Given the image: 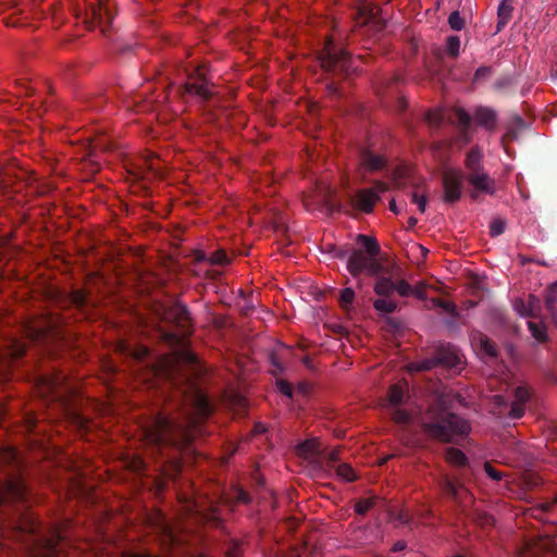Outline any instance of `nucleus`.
I'll use <instances>...</instances> for the list:
<instances>
[{
  "label": "nucleus",
  "mask_w": 557,
  "mask_h": 557,
  "mask_svg": "<svg viewBox=\"0 0 557 557\" xmlns=\"http://www.w3.org/2000/svg\"><path fill=\"white\" fill-rule=\"evenodd\" d=\"M473 119L479 125L487 129L494 128L496 124V113L494 110L485 107L476 108L473 113Z\"/></svg>",
  "instance_id": "2eb2a0df"
},
{
  "label": "nucleus",
  "mask_w": 557,
  "mask_h": 557,
  "mask_svg": "<svg viewBox=\"0 0 557 557\" xmlns=\"http://www.w3.org/2000/svg\"><path fill=\"white\" fill-rule=\"evenodd\" d=\"M530 398V392L525 386L517 387L515 392V400L511 404L509 417L519 419L524 414L525 404Z\"/></svg>",
  "instance_id": "ddd939ff"
},
{
  "label": "nucleus",
  "mask_w": 557,
  "mask_h": 557,
  "mask_svg": "<svg viewBox=\"0 0 557 557\" xmlns=\"http://www.w3.org/2000/svg\"><path fill=\"white\" fill-rule=\"evenodd\" d=\"M505 231V222L500 219H496L494 221H492L491 225H490V234L495 237V236H499L500 234H503Z\"/></svg>",
  "instance_id": "72a5a7b5"
},
{
  "label": "nucleus",
  "mask_w": 557,
  "mask_h": 557,
  "mask_svg": "<svg viewBox=\"0 0 557 557\" xmlns=\"http://www.w3.org/2000/svg\"><path fill=\"white\" fill-rule=\"evenodd\" d=\"M460 40L457 36H449L446 41V49L453 55L457 57L459 54Z\"/></svg>",
  "instance_id": "7c9ffc66"
},
{
  "label": "nucleus",
  "mask_w": 557,
  "mask_h": 557,
  "mask_svg": "<svg viewBox=\"0 0 557 557\" xmlns=\"http://www.w3.org/2000/svg\"><path fill=\"white\" fill-rule=\"evenodd\" d=\"M26 493V485L20 478H12L0 482V505L11 500H23Z\"/></svg>",
  "instance_id": "9b49d317"
},
{
  "label": "nucleus",
  "mask_w": 557,
  "mask_h": 557,
  "mask_svg": "<svg viewBox=\"0 0 557 557\" xmlns=\"http://www.w3.org/2000/svg\"><path fill=\"white\" fill-rule=\"evenodd\" d=\"M478 520L482 527L493 525L495 522V519L488 513H481Z\"/></svg>",
  "instance_id": "79ce46f5"
},
{
  "label": "nucleus",
  "mask_w": 557,
  "mask_h": 557,
  "mask_svg": "<svg viewBox=\"0 0 557 557\" xmlns=\"http://www.w3.org/2000/svg\"><path fill=\"white\" fill-rule=\"evenodd\" d=\"M407 389L408 385L406 382L392 385L383 404V407L389 408L394 421L398 424L409 423L413 420V417L410 413L398 407L403 401Z\"/></svg>",
  "instance_id": "423d86ee"
},
{
  "label": "nucleus",
  "mask_w": 557,
  "mask_h": 557,
  "mask_svg": "<svg viewBox=\"0 0 557 557\" xmlns=\"http://www.w3.org/2000/svg\"><path fill=\"white\" fill-rule=\"evenodd\" d=\"M451 119L460 127H468L471 121L470 114L461 108H456L450 114L444 112L442 109H434L426 113L425 120L432 126L440 125L444 119Z\"/></svg>",
  "instance_id": "9d476101"
},
{
  "label": "nucleus",
  "mask_w": 557,
  "mask_h": 557,
  "mask_svg": "<svg viewBox=\"0 0 557 557\" xmlns=\"http://www.w3.org/2000/svg\"><path fill=\"white\" fill-rule=\"evenodd\" d=\"M417 249L421 252V255H422L423 257H425V256H426L428 250H426L423 246L418 245V246H417Z\"/></svg>",
  "instance_id": "5fc2aeb1"
},
{
  "label": "nucleus",
  "mask_w": 557,
  "mask_h": 557,
  "mask_svg": "<svg viewBox=\"0 0 557 557\" xmlns=\"http://www.w3.org/2000/svg\"><path fill=\"white\" fill-rule=\"evenodd\" d=\"M331 459L334 460L335 459V453H332L331 454Z\"/></svg>",
  "instance_id": "e2e57ef3"
},
{
  "label": "nucleus",
  "mask_w": 557,
  "mask_h": 557,
  "mask_svg": "<svg viewBox=\"0 0 557 557\" xmlns=\"http://www.w3.org/2000/svg\"><path fill=\"white\" fill-rule=\"evenodd\" d=\"M228 556H230V557H238V550H237V548H235L233 552H230V553H228Z\"/></svg>",
  "instance_id": "13d9d810"
},
{
  "label": "nucleus",
  "mask_w": 557,
  "mask_h": 557,
  "mask_svg": "<svg viewBox=\"0 0 557 557\" xmlns=\"http://www.w3.org/2000/svg\"><path fill=\"white\" fill-rule=\"evenodd\" d=\"M418 223V220L413 216L409 218L408 220V224H409V227H414Z\"/></svg>",
  "instance_id": "864d4df0"
},
{
  "label": "nucleus",
  "mask_w": 557,
  "mask_h": 557,
  "mask_svg": "<svg viewBox=\"0 0 557 557\" xmlns=\"http://www.w3.org/2000/svg\"><path fill=\"white\" fill-rule=\"evenodd\" d=\"M276 388L278 392L287 397H292V386L284 380L276 382Z\"/></svg>",
  "instance_id": "ea45409f"
},
{
  "label": "nucleus",
  "mask_w": 557,
  "mask_h": 557,
  "mask_svg": "<svg viewBox=\"0 0 557 557\" xmlns=\"http://www.w3.org/2000/svg\"><path fill=\"white\" fill-rule=\"evenodd\" d=\"M354 299L355 292L351 288L347 287L341 292L339 302L343 308H348L352 304Z\"/></svg>",
  "instance_id": "c85d7f7f"
},
{
  "label": "nucleus",
  "mask_w": 557,
  "mask_h": 557,
  "mask_svg": "<svg viewBox=\"0 0 557 557\" xmlns=\"http://www.w3.org/2000/svg\"><path fill=\"white\" fill-rule=\"evenodd\" d=\"M448 24L454 30H461L465 23L458 11H454L448 17Z\"/></svg>",
  "instance_id": "2f4dec72"
},
{
  "label": "nucleus",
  "mask_w": 557,
  "mask_h": 557,
  "mask_svg": "<svg viewBox=\"0 0 557 557\" xmlns=\"http://www.w3.org/2000/svg\"><path fill=\"white\" fill-rule=\"evenodd\" d=\"M557 305V282L548 286L545 294L546 309H554Z\"/></svg>",
  "instance_id": "a878e982"
},
{
  "label": "nucleus",
  "mask_w": 557,
  "mask_h": 557,
  "mask_svg": "<svg viewBox=\"0 0 557 557\" xmlns=\"http://www.w3.org/2000/svg\"><path fill=\"white\" fill-rule=\"evenodd\" d=\"M512 4L511 0H503L498 7V29L504 27L511 17Z\"/></svg>",
  "instance_id": "a211bd4d"
},
{
  "label": "nucleus",
  "mask_w": 557,
  "mask_h": 557,
  "mask_svg": "<svg viewBox=\"0 0 557 557\" xmlns=\"http://www.w3.org/2000/svg\"><path fill=\"white\" fill-rule=\"evenodd\" d=\"M483 153L479 148L471 149L465 160V166L468 170V182L472 187L471 197L478 198L480 195H494L496 193V183L483 169Z\"/></svg>",
  "instance_id": "7ed1b4c3"
},
{
  "label": "nucleus",
  "mask_w": 557,
  "mask_h": 557,
  "mask_svg": "<svg viewBox=\"0 0 557 557\" xmlns=\"http://www.w3.org/2000/svg\"><path fill=\"white\" fill-rule=\"evenodd\" d=\"M488 72H490V70L487 67H480L476 70L474 78L479 79V77L488 74Z\"/></svg>",
  "instance_id": "09e8293b"
},
{
  "label": "nucleus",
  "mask_w": 557,
  "mask_h": 557,
  "mask_svg": "<svg viewBox=\"0 0 557 557\" xmlns=\"http://www.w3.org/2000/svg\"><path fill=\"white\" fill-rule=\"evenodd\" d=\"M406 547V544L404 542H397L394 546H393V550L397 552V550H401Z\"/></svg>",
  "instance_id": "603ef678"
},
{
  "label": "nucleus",
  "mask_w": 557,
  "mask_h": 557,
  "mask_svg": "<svg viewBox=\"0 0 557 557\" xmlns=\"http://www.w3.org/2000/svg\"><path fill=\"white\" fill-rule=\"evenodd\" d=\"M178 310L181 311L182 319L187 318V310L184 307H180Z\"/></svg>",
  "instance_id": "6e6d98bb"
},
{
  "label": "nucleus",
  "mask_w": 557,
  "mask_h": 557,
  "mask_svg": "<svg viewBox=\"0 0 557 557\" xmlns=\"http://www.w3.org/2000/svg\"><path fill=\"white\" fill-rule=\"evenodd\" d=\"M513 309L521 317H531L532 309H529L527 301L523 299H516L513 301Z\"/></svg>",
  "instance_id": "c756f323"
},
{
  "label": "nucleus",
  "mask_w": 557,
  "mask_h": 557,
  "mask_svg": "<svg viewBox=\"0 0 557 557\" xmlns=\"http://www.w3.org/2000/svg\"><path fill=\"white\" fill-rule=\"evenodd\" d=\"M267 431V428L263 423H257L255 425V432L256 433H264Z\"/></svg>",
  "instance_id": "8fccbe9b"
},
{
  "label": "nucleus",
  "mask_w": 557,
  "mask_h": 557,
  "mask_svg": "<svg viewBox=\"0 0 557 557\" xmlns=\"http://www.w3.org/2000/svg\"><path fill=\"white\" fill-rule=\"evenodd\" d=\"M389 209H391L392 211H394L395 213H397V212H398V211H397V209H396L395 200L391 201V203H389Z\"/></svg>",
  "instance_id": "4d7b16f0"
},
{
  "label": "nucleus",
  "mask_w": 557,
  "mask_h": 557,
  "mask_svg": "<svg viewBox=\"0 0 557 557\" xmlns=\"http://www.w3.org/2000/svg\"><path fill=\"white\" fill-rule=\"evenodd\" d=\"M347 270L352 276L361 273L375 275L380 270V264L375 258L366 255L362 250H354L347 261Z\"/></svg>",
  "instance_id": "6e6552de"
},
{
  "label": "nucleus",
  "mask_w": 557,
  "mask_h": 557,
  "mask_svg": "<svg viewBox=\"0 0 557 557\" xmlns=\"http://www.w3.org/2000/svg\"><path fill=\"white\" fill-rule=\"evenodd\" d=\"M361 164L370 171L380 170L384 165V160L382 157L374 154L372 152H364L361 158Z\"/></svg>",
  "instance_id": "dca6fc26"
},
{
  "label": "nucleus",
  "mask_w": 557,
  "mask_h": 557,
  "mask_svg": "<svg viewBox=\"0 0 557 557\" xmlns=\"http://www.w3.org/2000/svg\"><path fill=\"white\" fill-rule=\"evenodd\" d=\"M372 505H373L372 499H361L356 504L355 510L359 515H363L372 507Z\"/></svg>",
  "instance_id": "4c0bfd02"
},
{
  "label": "nucleus",
  "mask_w": 557,
  "mask_h": 557,
  "mask_svg": "<svg viewBox=\"0 0 557 557\" xmlns=\"http://www.w3.org/2000/svg\"><path fill=\"white\" fill-rule=\"evenodd\" d=\"M359 16L363 20L362 23H369L375 15V7L367 0H362L358 7Z\"/></svg>",
  "instance_id": "4be33fe9"
},
{
  "label": "nucleus",
  "mask_w": 557,
  "mask_h": 557,
  "mask_svg": "<svg viewBox=\"0 0 557 557\" xmlns=\"http://www.w3.org/2000/svg\"><path fill=\"white\" fill-rule=\"evenodd\" d=\"M388 189V185L384 182H375L371 188L360 189L351 198L355 209L366 213H370L380 199V196Z\"/></svg>",
  "instance_id": "0eeeda50"
},
{
  "label": "nucleus",
  "mask_w": 557,
  "mask_h": 557,
  "mask_svg": "<svg viewBox=\"0 0 557 557\" xmlns=\"http://www.w3.org/2000/svg\"><path fill=\"white\" fill-rule=\"evenodd\" d=\"M434 366L433 360H424L422 362H413L408 366L410 372L430 370Z\"/></svg>",
  "instance_id": "473e14b6"
},
{
  "label": "nucleus",
  "mask_w": 557,
  "mask_h": 557,
  "mask_svg": "<svg viewBox=\"0 0 557 557\" xmlns=\"http://www.w3.org/2000/svg\"><path fill=\"white\" fill-rule=\"evenodd\" d=\"M395 290V283L387 277H382L376 281L374 292L380 297H391Z\"/></svg>",
  "instance_id": "f3484780"
},
{
  "label": "nucleus",
  "mask_w": 557,
  "mask_h": 557,
  "mask_svg": "<svg viewBox=\"0 0 557 557\" xmlns=\"http://www.w3.org/2000/svg\"><path fill=\"white\" fill-rule=\"evenodd\" d=\"M476 345L487 356H496V347L486 336H480Z\"/></svg>",
  "instance_id": "bb28decb"
},
{
  "label": "nucleus",
  "mask_w": 557,
  "mask_h": 557,
  "mask_svg": "<svg viewBox=\"0 0 557 557\" xmlns=\"http://www.w3.org/2000/svg\"><path fill=\"white\" fill-rule=\"evenodd\" d=\"M412 202L418 206V210L423 213L426 208V198L424 194H420L419 191H413L411 196Z\"/></svg>",
  "instance_id": "f704fd0d"
},
{
  "label": "nucleus",
  "mask_w": 557,
  "mask_h": 557,
  "mask_svg": "<svg viewBox=\"0 0 557 557\" xmlns=\"http://www.w3.org/2000/svg\"><path fill=\"white\" fill-rule=\"evenodd\" d=\"M185 90L188 94L206 98L211 92L209 82L203 74L202 69H197L195 74L190 75L185 84Z\"/></svg>",
  "instance_id": "f8f14e48"
},
{
  "label": "nucleus",
  "mask_w": 557,
  "mask_h": 557,
  "mask_svg": "<svg viewBox=\"0 0 557 557\" xmlns=\"http://www.w3.org/2000/svg\"><path fill=\"white\" fill-rule=\"evenodd\" d=\"M527 304L529 309H532L531 317H536L537 311L540 310V299L534 295H530Z\"/></svg>",
  "instance_id": "58836bf2"
},
{
  "label": "nucleus",
  "mask_w": 557,
  "mask_h": 557,
  "mask_svg": "<svg viewBox=\"0 0 557 557\" xmlns=\"http://www.w3.org/2000/svg\"><path fill=\"white\" fill-rule=\"evenodd\" d=\"M15 355H16V357L22 356V355H23V349H22V348H21V349H18V350L15 352Z\"/></svg>",
  "instance_id": "052dcab7"
},
{
  "label": "nucleus",
  "mask_w": 557,
  "mask_h": 557,
  "mask_svg": "<svg viewBox=\"0 0 557 557\" xmlns=\"http://www.w3.org/2000/svg\"><path fill=\"white\" fill-rule=\"evenodd\" d=\"M74 301H75L78 306H82V305H84V302H85V296H84L82 293L77 292V293H75V295H74Z\"/></svg>",
  "instance_id": "de8ad7c7"
},
{
  "label": "nucleus",
  "mask_w": 557,
  "mask_h": 557,
  "mask_svg": "<svg viewBox=\"0 0 557 557\" xmlns=\"http://www.w3.org/2000/svg\"><path fill=\"white\" fill-rule=\"evenodd\" d=\"M411 294L414 295L419 299H424L425 298V290H424V287L422 285L417 286L414 288L412 287Z\"/></svg>",
  "instance_id": "c03bdc74"
},
{
  "label": "nucleus",
  "mask_w": 557,
  "mask_h": 557,
  "mask_svg": "<svg viewBox=\"0 0 557 557\" xmlns=\"http://www.w3.org/2000/svg\"><path fill=\"white\" fill-rule=\"evenodd\" d=\"M320 62L326 71L348 73L351 70V57L345 50H337L332 40H327L320 53Z\"/></svg>",
  "instance_id": "39448f33"
},
{
  "label": "nucleus",
  "mask_w": 557,
  "mask_h": 557,
  "mask_svg": "<svg viewBox=\"0 0 557 557\" xmlns=\"http://www.w3.org/2000/svg\"><path fill=\"white\" fill-rule=\"evenodd\" d=\"M10 455H11V457H12V458H15V457H16V454H15V451H13V450H12V451H10Z\"/></svg>",
  "instance_id": "680f3d73"
},
{
  "label": "nucleus",
  "mask_w": 557,
  "mask_h": 557,
  "mask_svg": "<svg viewBox=\"0 0 557 557\" xmlns=\"http://www.w3.org/2000/svg\"><path fill=\"white\" fill-rule=\"evenodd\" d=\"M357 240L366 249L368 256L375 258V256L379 253L380 247L377 242L373 237L358 235Z\"/></svg>",
  "instance_id": "aec40b11"
},
{
  "label": "nucleus",
  "mask_w": 557,
  "mask_h": 557,
  "mask_svg": "<svg viewBox=\"0 0 557 557\" xmlns=\"http://www.w3.org/2000/svg\"><path fill=\"white\" fill-rule=\"evenodd\" d=\"M209 261L213 264H224L228 262L227 256L223 250H218L209 257Z\"/></svg>",
  "instance_id": "c9c22d12"
},
{
  "label": "nucleus",
  "mask_w": 557,
  "mask_h": 557,
  "mask_svg": "<svg viewBox=\"0 0 557 557\" xmlns=\"http://www.w3.org/2000/svg\"><path fill=\"white\" fill-rule=\"evenodd\" d=\"M395 290L400 296L406 297V296L411 295L412 287L406 281H398L397 283H395Z\"/></svg>",
  "instance_id": "e433bc0d"
},
{
  "label": "nucleus",
  "mask_w": 557,
  "mask_h": 557,
  "mask_svg": "<svg viewBox=\"0 0 557 557\" xmlns=\"http://www.w3.org/2000/svg\"><path fill=\"white\" fill-rule=\"evenodd\" d=\"M373 307L376 311L387 314L396 310L397 302L391 297H380L374 300Z\"/></svg>",
  "instance_id": "6ab92c4d"
},
{
  "label": "nucleus",
  "mask_w": 557,
  "mask_h": 557,
  "mask_svg": "<svg viewBox=\"0 0 557 557\" xmlns=\"http://www.w3.org/2000/svg\"><path fill=\"white\" fill-rule=\"evenodd\" d=\"M317 190L319 194L318 197L320 198L319 201L331 205L333 189L330 186L325 185L324 183H319L317 186Z\"/></svg>",
  "instance_id": "cd10ccee"
},
{
  "label": "nucleus",
  "mask_w": 557,
  "mask_h": 557,
  "mask_svg": "<svg viewBox=\"0 0 557 557\" xmlns=\"http://www.w3.org/2000/svg\"><path fill=\"white\" fill-rule=\"evenodd\" d=\"M336 476L342 481L351 482L356 479V473L354 469L347 463L337 465L334 468Z\"/></svg>",
  "instance_id": "412c9836"
},
{
  "label": "nucleus",
  "mask_w": 557,
  "mask_h": 557,
  "mask_svg": "<svg viewBox=\"0 0 557 557\" xmlns=\"http://www.w3.org/2000/svg\"><path fill=\"white\" fill-rule=\"evenodd\" d=\"M485 472L494 481H499L503 478L502 473L499 471H497L496 469H494L488 463H485Z\"/></svg>",
  "instance_id": "a19ab883"
},
{
  "label": "nucleus",
  "mask_w": 557,
  "mask_h": 557,
  "mask_svg": "<svg viewBox=\"0 0 557 557\" xmlns=\"http://www.w3.org/2000/svg\"><path fill=\"white\" fill-rule=\"evenodd\" d=\"M454 557H463V556H459V555H458V556H454Z\"/></svg>",
  "instance_id": "0e129e2a"
},
{
  "label": "nucleus",
  "mask_w": 557,
  "mask_h": 557,
  "mask_svg": "<svg viewBox=\"0 0 557 557\" xmlns=\"http://www.w3.org/2000/svg\"><path fill=\"white\" fill-rule=\"evenodd\" d=\"M406 172L407 169L405 166H401L394 172L393 180L397 186H400L401 183L399 181L406 174Z\"/></svg>",
  "instance_id": "37998d69"
},
{
  "label": "nucleus",
  "mask_w": 557,
  "mask_h": 557,
  "mask_svg": "<svg viewBox=\"0 0 557 557\" xmlns=\"http://www.w3.org/2000/svg\"><path fill=\"white\" fill-rule=\"evenodd\" d=\"M453 359H454V360H453L451 362H449L451 366H455V364H457V363L459 362V360H458V357H457V356H454V357H453Z\"/></svg>",
  "instance_id": "bf43d9fd"
},
{
  "label": "nucleus",
  "mask_w": 557,
  "mask_h": 557,
  "mask_svg": "<svg viewBox=\"0 0 557 557\" xmlns=\"http://www.w3.org/2000/svg\"><path fill=\"white\" fill-rule=\"evenodd\" d=\"M321 453V443L318 438L307 440L297 446V454L308 460L315 459Z\"/></svg>",
  "instance_id": "4468645a"
},
{
  "label": "nucleus",
  "mask_w": 557,
  "mask_h": 557,
  "mask_svg": "<svg viewBox=\"0 0 557 557\" xmlns=\"http://www.w3.org/2000/svg\"><path fill=\"white\" fill-rule=\"evenodd\" d=\"M463 173L459 169L448 168L443 175L444 198L446 201L458 200L462 193Z\"/></svg>",
  "instance_id": "1a4fd4ad"
},
{
  "label": "nucleus",
  "mask_w": 557,
  "mask_h": 557,
  "mask_svg": "<svg viewBox=\"0 0 557 557\" xmlns=\"http://www.w3.org/2000/svg\"><path fill=\"white\" fill-rule=\"evenodd\" d=\"M418 421L428 436L441 442L456 441L470 431L469 423L448 411L441 400H437L424 413L420 414Z\"/></svg>",
  "instance_id": "f03ea898"
},
{
  "label": "nucleus",
  "mask_w": 557,
  "mask_h": 557,
  "mask_svg": "<svg viewBox=\"0 0 557 557\" xmlns=\"http://www.w3.org/2000/svg\"><path fill=\"white\" fill-rule=\"evenodd\" d=\"M237 498H238V500H240L243 503H248L249 502L248 494L245 491H243V490H239L237 492Z\"/></svg>",
  "instance_id": "49530a36"
},
{
  "label": "nucleus",
  "mask_w": 557,
  "mask_h": 557,
  "mask_svg": "<svg viewBox=\"0 0 557 557\" xmlns=\"http://www.w3.org/2000/svg\"><path fill=\"white\" fill-rule=\"evenodd\" d=\"M194 414L184 421H175L165 416H158L153 426L146 432L149 442L153 444L172 443L175 433H181L184 441H189L197 426L202 420L211 413V405L208 397L200 391H197L194 399Z\"/></svg>",
  "instance_id": "f257e3e1"
},
{
  "label": "nucleus",
  "mask_w": 557,
  "mask_h": 557,
  "mask_svg": "<svg viewBox=\"0 0 557 557\" xmlns=\"http://www.w3.org/2000/svg\"><path fill=\"white\" fill-rule=\"evenodd\" d=\"M528 327L532 334V336L540 343L542 342H545L546 338H547V335H546V327L545 325L542 323V322H533V321H529L528 322Z\"/></svg>",
  "instance_id": "b1692460"
},
{
  "label": "nucleus",
  "mask_w": 557,
  "mask_h": 557,
  "mask_svg": "<svg viewBox=\"0 0 557 557\" xmlns=\"http://www.w3.org/2000/svg\"><path fill=\"white\" fill-rule=\"evenodd\" d=\"M444 490L446 491V493L450 494L456 499H460L461 494L467 493L466 488L462 485L457 484L449 479L445 480Z\"/></svg>",
  "instance_id": "393cba45"
},
{
  "label": "nucleus",
  "mask_w": 557,
  "mask_h": 557,
  "mask_svg": "<svg viewBox=\"0 0 557 557\" xmlns=\"http://www.w3.org/2000/svg\"><path fill=\"white\" fill-rule=\"evenodd\" d=\"M182 359H184L187 363H190V364L196 362V356L188 350L183 351Z\"/></svg>",
  "instance_id": "a18cd8bd"
},
{
  "label": "nucleus",
  "mask_w": 557,
  "mask_h": 557,
  "mask_svg": "<svg viewBox=\"0 0 557 557\" xmlns=\"http://www.w3.org/2000/svg\"><path fill=\"white\" fill-rule=\"evenodd\" d=\"M74 12L77 16H83L89 28L99 26L102 33L113 18L109 0H84V7L77 5Z\"/></svg>",
  "instance_id": "20e7f679"
},
{
  "label": "nucleus",
  "mask_w": 557,
  "mask_h": 557,
  "mask_svg": "<svg viewBox=\"0 0 557 557\" xmlns=\"http://www.w3.org/2000/svg\"><path fill=\"white\" fill-rule=\"evenodd\" d=\"M446 460L454 466L461 467L466 463L467 458L460 449L451 447L446 450Z\"/></svg>",
  "instance_id": "5701e85b"
},
{
  "label": "nucleus",
  "mask_w": 557,
  "mask_h": 557,
  "mask_svg": "<svg viewBox=\"0 0 557 557\" xmlns=\"http://www.w3.org/2000/svg\"><path fill=\"white\" fill-rule=\"evenodd\" d=\"M552 315L553 323L557 326V307L554 309H548Z\"/></svg>",
  "instance_id": "3c124183"
}]
</instances>
